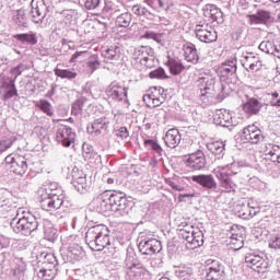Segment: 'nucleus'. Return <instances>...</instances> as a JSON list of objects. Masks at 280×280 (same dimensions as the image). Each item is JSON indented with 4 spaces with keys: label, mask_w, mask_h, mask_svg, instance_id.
Instances as JSON below:
<instances>
[{
    "label": "nucleus",
    "mask_w": 280,
    "mask_h": 280,
    "mask_svg": "<svg viewBox=\"0 0 280 280\" xmlns=\"http://www.w3.org/2000/svg\"><path fill=\"white\" fill-rule=\"evenodd\" d=\"M85 242L91 250L100 252L110 245V231L104 224L89 228L85 233Z\"/></svg>",
    "instance_id": "nucleus-1"
},
{
    "label": "nucleus",
    "mask_w": 280,
    "mask_h": 280,
    "mask_svg": "<svg viewBox=\"0 0 280 280\" xmlns=\"http://www.w3.org/2000/svg\"><path fill=\"white\" fill-rule=\"evenodd\" d=\"M60 189H54V186L43 187L38 190L40 207L44 211H58L65 200L62 195H58Z\"/></svg>",
    "instance_id": "nucleus-2"
},
{
    "label": "nucleus",
    "mask_w": 280,
    "mask_h": 280,
    "mask_svg": "<svg viewBox=\"0 0 280 280\" xmlns=\"http://www.w3.org/2000/svg\"><path fill=\"white\" fill-rule=\"evenodd\" d=\"M179 237L185 240L186 248L194 250L195 248H200L205 244V234L198 228H194L189 223L179 225Z\"/></svg>",
    "instance_id": "nucleus-3"
},
{
    "label": "nucleus",
    "mask_w": 280,
    "mask_h": 280,
    "mask_svg": "<svg viewBox=\"0 0 280 280\" xmlns=\"http://www.w3.org/2000/svg\"><path fill=\"white\" fill-rule=\"evenodd\" d=\"M132 60L136 66V69L143 71V69H152L154 62H158L154 57V49L150 46H139L133 49Z\"/></svg>",
    "instance_id": "nucleus-4"
},
{
    "label": "nucleus",
    "mask_w": 280,
    "mask_h": 280,
    "mask_svg": "<svg viewBox=\"0 0 280 280\" xmlns=\"http://www.w3.org/2000/svg\"><path fill=\"white\" fill-rule=\"evenodd\" d=\"M11 229L14 233L27 237L35 231H38V219L32 213H27L20 219L14 218L11 221Z\"/></svg>",
    "instance_id": "nucleus-5"
},
{
    "label": "nucleus",
    "mask_w": 280,
    "mask_h": 280,
    "mask_svg": "<svg viewBox=\"0 0 280 280\" xmlns=\"http://www.w3.org/2000/svg\"><path fill=\"white\" fill-rule=\"evenodd\" d=\"M200 91V100L203 104H209L215 97V79L209 74H200L196 81Z\"/></svg>",
    "instance_id": "nucleus-6"
},
{
    "label": "nucleus",
    "mask_w": 280,
    "mask_h": 280,
    "mask_svg": "<svg viewBox=\"0 0 280 280\" xmlns=\"http://www.w3.org/2000/svg\"><path fill=\"white\" fill-rule=\"evenodd\" d=\"M125 279L126 280H141L148 273L143 264L135 259V256L127 255L125 259Z\"/></svg>",
    "instance_id": "nucleus-7"
},
{
    "label": "nucleus",
    "mask_w": 280,
    "mask_h": 280,
    "mask_svg": "<svg viewBox=\"0 0 280 280\" xmlns=\"http://www.w3.org/2000/svg\"><path fill=\"white\" fill-rule=\"evenodd\" d=\"M229 170H233V164L231 165H225V166H218L217 168L213 170V174L218 178L220 183V187L225 189V191L231 192L235 191V182H233V174H237V172H233Z\"/></svg>",
    "instance_id": "nucleus-8"
},
{
    "label": "nucleus",
    "mask_w": 280,
    "mask_h": 280,
    "mask_svg": "<svg viewBox=\"0 0 280 280\" xmlns=\"http://www.w3.org/2000/svg\"><path fill=\"white\" fill-rule=\"evenodd\" d=\"M109 200L112 212L115 213V215H128L129 203L125 192L109 190Z\"/></svg>",
    "instance_id": "nucleus-9"
},
{
    "label": "nucleus",
    "mask_w": 280,
    "mask_h": 280,
    "mask_svg": "<svg viewBox=\"0 0 280 280\" xmlns=\"http://www.w3.org/2000/svg\"><path fill=\"white\" fill-rule=\"evenodd\" d=\"M138 242V248L142 255H156V253H161L162 246L160 241L152 236L140 233Z\"/></svg>",
    "instance_id": "nucleus-10"
},
{
    "label": "nucleus",
    "mask_w": 280,
    "mask_h": 280,
    "mask_svg": "<svg viewBox=\"0 0 280 280\" xmlns=\"http://www.w3.org/2000/svg\"><path fill=\"white\" fill-rule=\"evenodd\" d=\"M56 141L63 145V148H70L71 144L75 143V131L67 125H58Z\"/></svg>",
    "instance_id": "nucleus-11"
},
{
    "label": "nucleus",
    "mask_w": 280,
    "mask_h": 280,
    "mask_svg": "<svg viewBox=\"0 0 280 280\" xmlns=\"http://www.w3.org/2000/svg\"><path fill=\"white\" fill-rule=\"evenodd\" d=\"M108 100L113 102H126L128 100V90L118 82H112L106 89Z\"/></svg>",
    "instance_id": "nucleus-12"
},
{
    "label": "nucleus",
    "mask_w": 280,
    "mask_h": 280,
    "mask_svg": "<svg viewBox=\"0 0 280 280\" xmlns=\"http://www.w3.org/2000/svg\"><path fill=\"white\" fill-rule=\"evenodd\" d=\"M207 272L206 279L207 280H221L224 277V265L220 262L218 259H208L206 260Z\"/></svg>",
    "instance_id": "nucleus-13"
},
{
    "label": "nucleus",
    "mask_w": 280,
    "mask_h": 280,
    "mask_svg": "<svg viewBox=\"0 0 280 280\" xmlns=\"http://www.w3.org/2000/svg\"><path fill=\"white\" fill-rule=\"evenodd\" d=\"M185 165L192 172H200V170H205V167H207V158H205V153L201 150H198L197 152L188 155L185 161Z\"/></svg>",
    "instance_id": "nucleus-14"
},
{
    "label": "nucleus",
    "mask_w": 280,
    "mask_h": 280,
    "mask_svg": "<svg viewBox=\"0 0 280 280\" xmlns=\"http://www.w3.org/2000/svg\"><path fill=\"white\" fill-rule=\"evenodd\" d=\"M196 37L201 43H215L218 40V33L209 24H199L195 28Z\"/></svg>",
    "instance_id": "nucleus-15"
},
{
    "label": "nucleus",
    "mask_w": 280,
    "mask_h": 280,
    "mask_svg": "<svg viewBox=\"0 0 280 280\" xmlns=\"http://www.w3.org/2000/svg\"><path fill=\"white\" fill-rule=\"evenodd\" d=\"M30 16L33 23H43L47 16V4L45 0H32Z\"/></svg>",
    "instance_id": "nucleus-16"
},
{
    "label": "nucleus",
    "mask_w": 280,
    "mask_h": 280,
    "mask_svg": "<svg viewBox=\"0 0 280 280\" xmlns=\"http://www.w3.org/2000/svg\"><path fill=\"white\" fill-rule=\"evenodd\" d=\"M80 237L77 235H69L68 237L63 238V245L68 248V257L71 259H80L82 255H84V249H82V246L78 244V241Z\"/></svg>",
    "instance_id": "nucleus-17"
},
{
    "label": "nucleus",
    "mask_w": 280,
    "mask_h": 280,
    "mask_svg": "<svg viewBox=\"0 0 280 280\" xmlns=\"http://www.w3.org/2000/svg\"><path fill=\"white\" fill-rule=\"evenodd\" d=\"M241 139L243 143H252L256 145L259 141H264V135H261V129L257 128V126L249 125L243 129Z\"/></svg>",
    "instance_id": "nucleus-18"
},
{
    "label": "nucleus",
    "mask_w": 280,
    "mask_h": 280,
    "mask_svg": "<svg viewBox=\"0 0 280 280\" xmlns=\"http://www.w3.org/2000/svg\"><path fill=\"white\" fill-rule=\"evenodd\" d=\"M245 264H247L249 268H253L257 272H264V270L268 268V261L264 259V256L256 253L246 254Z\"/></svg>",
    "instance_id": "nucleus-19"
},
{
    "label": "nucleus",
    "mask_w": 280,
    "mask_h": 280,
    "mask_svg": "<svg viewBox=\"0 0 280 280\" xmlns=\"http://www.w3.org/2000/svg\"><path fill=\"white\" fill-rule=\"evenodd\" d=\"M93 205L98 213H110L113 208L110 206V191H104L103 194L98 195L97 198L94 199Z\"/></svg>",
    "instance_id": "nucleus-20"
},
{
    "label": "nucleus",
    "mask_w": 280,
    "mask_h": 280,
    "mask_svg": "<svg viewBox=\"0 0 280 280\" xmlns=\"http://www.w3.org/2000/svg\"><path fill=\"white\" fill-rule=\"evenodd\" d=\"M213 121L217 126H222L223 128L237 126V120L226 109H218L213 116Z\"/></svg>",
    "instance_id": "nucleus-21"
},
{
    "label": "nucleus",
    "mask_w": 280,
    "mask_h": 280,
    "mask_svg": "<svg viewBox=\"0 0 280 280\" xmlns=\"http://www.w3.org/2000/svg\"><path fill=\"white\" fill-rule=\"evenodd\" d=\"M15 79H12L10 77L5 75H0V83L1 89H4V100H12V97H18L19 96V91L16 90V84H15Z\"/></svg>",
    "instance_id": "nucleus-22"
},
{
    "label": "nucleus",
    "mask_w": 280,
    "mask_h": 280,
    "mask_svg": "<svg viewBox=\"0 0 280 280\" xmlns=\"http://www.w3.org/2000/svg\"><path fill=\"white\" fill-rule=\"evenodd\" d=\"M265 161H270L280 167V147L273 143H265L262 148Z\"/></svg>",
    "instance_id": "nucleus-23"
},
{
    "label": "nucleus",
    "mask_w": 280,
    "mask_h": 280,
    "mask_svg": "<svg viewBox=\"0 0 280 280\" xmlns=\"http://www.w3.org/2000/svg\"><path fill=\"white\" fill-rule=\"evenodd\" d=\"M241 65L246 69V71H259L261 69V61L258 56L253 52H246L241 59Z\"/></svg>",
    "instance_id": "nucleus-24"
},
{
    "label": "nucleus",
    "mask_w": 280,
    "mask_h": 280,
    "mask_svg": "<svg viewBox=\"0 0 280 280\" xmlns=\"http://www.w3.org/2000/svg\"><path fill=\"white\" fill-rule=\"evenodd\" d=\"M0 211L4 215H12L16 211V206L10 199V192L0 190Z\"/></svg>",
    "instance_id": "nucleus-25"
},
{
    "label": "nucleus",
    "mask_w": 280,
    "mask_h": 280,
    "mask_svg": "<svg viewBox=\"0 0 280 280\" xmlns=\"http://www.w3.org/2000/svg\"><path fill=\"white\" fill-rule=\"evenodd\" d=\"M72 185L74 189L79 191V194H84V191H86V187H89V185L86 184V175H84L82 171L73 168Z\"/></svg>",
    "instance_id": "nucleus-26"
},
{
    "label": "nucleus",
    "mask_w": 280,
    "mask_h": 280,
    "mask_svg": "<svg viewBox=\"0 0 280 280\" xmlns=\"http://www.w3.org/2000/svg\"><path fill=\"white\" fill-rule=\"evenodd\" d=\"M191 180L201 185L205 189H218V182H215L213 175H194Z\"/></svg>",
    "instance_id": "nucleus-27"
},
{
    "label": "nucleus",
    "mask_w": 280,
    "mask_h": 280,
    "mask_svg": "<svg viewBox=\"0 0 280 280\" xmlns=\"http://www.w3.org/2000/svg\"><path fill=\"white\" fill-rule=\"evenodd\" d=\"M163 140L167 148H178V145H180V132L176 128L168 129L163 137Z\"/></svg>",
    "instance_id": "nucleus-28"
},
{
    "label": "nucleus",
    "mask_w": 280,
    "mask_h": 280,
    "mask_svg": "<svg viewBox=\"0 0 280 280\" xmlns=\"http://www.w3.org/2000/svg\"><path fill=\"white\" fill-rule=\"evenodd\" d=\"M237 71V61L236 60H228L221 63L219 67V75L220 78H230V75H235Z\"/></svg>",
    "instance_id": "nucleus-29"
},
{
    "label": "nucleus",
    "mask_w": 280,
    "mask_h": 280,
    "mask_svg": "<svg viewBox=\"0 0 280 280\" xmlns=\"http://www.w3.org/2000/svg\"><path fill=\"white\" fill-rule=\"evenodd\" d=\"M108 124H110V120L104 116L95 119L91 127H88V130H91V132H94V135H102V132H106Z\"/></svg>",
    "instance_id": "nucleus-30"
},
{
    "label": "nucleus",
    "mask_w": 280,
    "mask_h": 280,
    "mask_svg": "<svg viewBox=\"0 0 280 280\" xmlns=\"http://www.w3.org/2000/svg\"><path fill=\"white\" fill-rule=\"evenodd\" d=\"M11 172L23 176L27 172V160L23 155H15V162L11 165Z\"/></svg>",
    "instance_id": "nucleus-31"
},
{
    "label": "nucleus",
    "mask_w": 280,
    "mask_h": 280,
    "mask_svg": "<svg viewBox=\"0 0 280 280\" xmlns=\"http://www.w3.org/2000/svg\"><path fill=\"white\" fill-rule=\"evenodd\" d=\"M184 57H185V60H187V62H192V65H196L199 60L196 45L191 43H186L184 45Z\"/></svg>",
    "instance_id": "nucleus-32"
},
{
    "label": "nucleus",
    "mask_w": 280,
    "mask_h": 280,
    "mask_svg": "<svg viewBox=\"0 0 280 280\" xmlns=\"http://www.w3.org/2000/svg\"><path fill=\"white\" fill-rule=\"evenodd\" d=\"M13 38H15V40H19V43H22L23 45H37L38 43V37L36 36V33L32 31L28 33L15 34L13 35Z\"/></svg>",
    "instance_id": "nucleus-33"
},
{
    "label": "nucleus",
    "mask_w": 280,
    "mask_h": 280,
    "mask_svg": "<svg viewBox=\"0 0 280 280\" xmlns=\"http://www.w3.org/2000/svg\"><path fill=\"white\" fill-rule=\"evenodd\" d=\"M243 110L247 115H257L261 110V102L257 98H249L244 105Z\"/></svg>",
    "instance_id": "nucleus-34"
},
{
    "label": "nucleus",
    "mask_w": 280,
    "mask_h": 280,
    "mask_svg": "<svg viewBox=\"0 0 280 280\" xmlns=\"http://www.w3.org/2000/svg\"><path fill=\"white\" fill-rule=\"evenodd\" d=\"M207 150L211 152V154H214V156H224V141H213L208 142L206 145Z\"/></svg>",
    "instance_id": "nucleus-35"
},
{
    "label": "nucleus",
    "mask_w": 280,
    "mask_h": 280,
    "mask_svg": "<svg viewBox=\"0 0 280 280\" xmlns=\"http://www.w3.org/2000/svg\"><path fill=\"white\" fill-rule=\"evenodd\" d=\"M167 67L173 75H180L185 70V66H183L180 59L177 58H168Z\"/></svg>",
    "instance_id": "nucleus-36"
},
{
    "label": "nucleus",
    "mask_w": 280,
    "mask_h": 280,
    "mask_svg": "<svg viewBox=\"0 0 280 280\" xmlns=\"http://www.w3.org/2000/svg\"><path fill=\"white\" fill-rule=\"evenodd\" d=\"M250 19L254 23L266 25V23H270L272 16L270 15V11L258 10L255 14L250 15Z\"/></svg>",
    "instance_id": "nucleus-37"
},
{
    "label": "nucleus",
    "mask_w": 280,
    "mask_h": 280,
    "mask_svg": "<svg viewBox=\"0 0 280 280\" xmlns=\"http://www.w3.org/2000/svg\"><path fill=\"white\" fill-rule=\"evenodd\" d=\"M131 11L133 14H136V16H144V19H148L149 21L154 19V13L141 4L133 5Z\"/></svg>",
    "instance_id": "nucleus-38"
},
{
    "label": "nucleus",
    "mask_w": 280,
    "mask_h": 280,
    "mask_svg": "<svg viewBox=\"0 0 280 280\" xmlns=\"http://www.w3.org/2000/svg\"><path fill=\"white\" fill-rule=\"evenodd\" d=\"M175 276L178 279H183V280L194 279V269L191 267H178L175 270Z\"/></svg>",
    "instance_id": "nucleus-39"
},
{
    "label": "nucleus",
    "mask_w": 280,
    "mask_h": 280,
    "mask_svg": "<svg viewBox=\"0 0 280 280\" xmlns=\"http://www.w3.org/2000/svg\"><path fill=\"white\" fill-rule=\"evenodd\" d=\"M55 75L57 78H61V80H75L78 78V73L70 69H55Z\"/></svg>",
    "instance_id": "nucleus-40"
},
{
    "label": "nucleus",
    "mask_w": 280,
    "mask_h": 280,
    "mask_svg": "<svg viewBox=\"0 0 280 280\" xmlns=\"http://www.w3.org/2000/svg\"><path fill=\"white\" fill-rule=\"evenodd\" d=\"M228 240L234 250H240L244 246V234H234V236H228Z\"/></svg>",
    "instance_id": "nucleus-41"
},
{
    "label": "nucleus",
    "mask_w": 280,
    "mask_h": 280,
    "mask_svg": "<svg viewBox=\"0 0 280 280\" xmlns=\"http://www.w3.org/2000/svg\"><path fill=\"white\" fill-rule=\"evenodd\" d=\"M13 21L19 25V27H26L27 16L25 15V10L20 9L13 12Z\"/></svg>",
    "instance_id": "nucleus-42"
},
{
    "label": "nucleus",
    "mask_w": 280,
    "mask_h": 280,
    "mask_svg": "<svg viewBox=\"0 0 280 280\" xmlns=\"http://www.w3.org/2000/svg\"><path fill=\"white\" fill-rule=\"evenodd\" d=\"M102 56L105 60H119V47L110 46L102 51Z\"/></svg>",
    "instance_id": "nucleus-43"
},
{
    "label": "nucleus",
    "mask_w": 280,
    "mask_h": 280,
    "mask_svg": "<svg viewBox=\"0 0 280 280\" xmlns=\"http://www.w3.org/2000/svg\"><path fill=\"white\" fill-rule=\"evenodd\" d=\"M250 203H242L235 207L236 215L243 220H250Z\"/></svg>",
    "instance_id": "nucleus-44"
},
{
    "label": "nucleus",
    "mask_w": 280,
    "mask_h": 280,
    "mask_svg": "<svg viewBox=\"0 0 280 280\" xmlns=\"http://www.w3.org/2000/svg\"><path fill=\"white\" fill-rule=\"evenodd\" d=\"M132 23V14L125 12L116 18V25L118 27H128Z\"/></svg>",
    "instance_id": "nucleus-45"
},
{
    "label": "nucleus",
    "mask_w": 280,
    "mask_h": 280,
    "mask_svg": "<svg viewBox=\"0 0 280 280\" xmlns=\"http://www.w3.org/2000/svg\"><path fill=\"white\" fill-rule=\"evenodd\" d=\"M259 49L260 51H264V54H275L276 51L279 54V47L275 45V43L267 40V42H261L259 44Z\"/></svg>",
    "instance_id": "nucleus-46"
},
{
    "label": "nucleus",
    "mask_w": 280,
    "mask_h": 280,
    "mask_svg": "<svg viewBox=\"0 0 280 280\" xmlns=\"http://www.w3.org/2000/svg\"><path fill=\"white\" fill-rule=\"evenodd\" d=\"M36 106H37V108L43 110L45 113V115H47L48 117H52L54 116V108L51 107V103H49V101L40 100L36 104Z\"/></svg>",
    "instance_id": "nucleus-47"
},
{
    "label": "nucleus",
    "mask_w": 280,
    "mask_h": 280,
    "mask_svg": "<svg viewBox=\"0 0 280 280\" xmlns=\"http://www.w3.org/2000/svg\"><path fill=\"white\" fill-rule=\"evenodd\" d=\"M58 275V269H40L38 272L39 279L52 280Z\"/></svg>",
    "instance_id": "nucleus-48"
},
{
    "label": "nucleus",
    "mask_w": 280,
    "mask_h": 280,
    "mask_svg": "<svg viewBox=\"0 0 280 280\" xmlns=\"http://www.w3.org/2000/svg\"><path fill=\"white\" fill-rule=\"evenodd\" d=\"M11 275L15 280H25V265H19L13 268Z\"/></svg>",
    "instance_id": "nucleus-49"
},
{
    "label": "nucleus",
    "mask_w": 280,
    "mask_h": 280,
    "mask_svg": "<svg viewBox=\"0 0 280 280\" xmlns=\"http://www.w3.org/2000/svg\"><path fill=\"white\" fill-rule=\"evenodd\" d=\"M145 148H150V150L154 151L158 156H163V148L156 143L154 140H144Z\"/></svg>",
    "instance_id": "nucleus-50"
},
{
    "label": "nucleus",
    "mask_w": 280,
    "mask_h": 280,
    "mask_svg": "<svg viewBox=\"0 0 280 280\" xmlns=\"http://www.w3.org/2000/svg\"><path fill=\"white\" fill-rule=\"evenodd\" d=\"M44 270H58V259L56 256H48V261L42 265Z\"/></svg>",
    "instance_id": "nucleus-51"
},
{
    "label": "nucleus",
    "mask_w": 280,
    "mask_h": 280,
    "mask_svg": "<svg viewBox=\"0 0 280 280\" xmlns=\"http://www.w3.org/2000/svg\"><path fill=\"white\" fill-rule=\"evenodd\" d=\"M88 73H93L100 69V60L97 58L92 57L86 63H85Z\"/></svg>",
    "instance_id": "nucleus-52"
},
{
    "label": "nucleus",
    "mask_w": 280,
    "mask_h": 280,
    "mask_svg": "<svg viewBox=\"0 0 280 280\" xmlns=\"http://www.w3.org/2000/svg\"><path fill=\"white\" fill-rule=\"evenodd\" d=\"M44 235L45 240H47L48 242H56V240L58 238V230H56L55 228H47L44 231Z\"/></svg>",
    "instance_id": "nucleus-53"
},
{
    "label": "nucleus",
    "mask_w": 280,
    "mask_h": 280,
    "mask_svg": "<svg viewBox=\"0 0 280 280\" xmlns=\"http://www.w3.org/2000/svg\"><path fill=\"white\" fill-rule=\"evenodd\" d=\"M14 141H16V137L7 138L0 141V152H5V150H10L12 148Z\"/></svg>",
    "instance_id": "nucleus-54"
},
{
    "label": "nucleus",
    "mask_w": 280,
    "mask_h": 280,
    "mask_svg": "<svg viewBox=\"0 0 280 280\" xmlns=\"http://www.w3.org/2000/svg\"><path fill=\"white\" fill-rule=\"evenodd\" d=\"M149 78L158 80H166L167 74L163 68H158L149 73Z\"/></svg>",
    "instance_id": "nucleus-55"
},
{
    "label": "nucleus",
    "mask_w": 280,
    "mask_h": 280,
    "mask_svg": "<svg viewBox=\"0 0 280 280\" xmlns=\"http://www.w3.org/2000/svg\"><path fill=\"white\" fill-rule=\"evenodd\" d=\"M86 102V98H80L72 105V113L74 115H78L82 108H84V103Z\"/></svg>",
    "instance_id": "nucleus-56"
},
{
    "label": "nucleus",
    "mask_w": 280,
    "mask_h": 280,
    "mask_svg": "<svg viewBox=\"0 0 280 280\" xmlns=\"http://www.w3.org/2000/svg\"><path fill=\"white\" fill-rule=\"evenodd\" d=\"M208 10L210 11L211 19L217 20L220 19V16H222V10H220L214 4L209 5Z\"/></svg>",
    "instance_id": "nucleus-57"
},
{
    "label": "nucleus",
    "mask_w": 280,
    "mask_h": 280,
    "mask_svg": "<svg viewBox=\"0 0 280 280\" xmlns=\"http://www.w3.org/2000/svg\"><path fill=\"white\" fill-rule=\"evenodd\" d=\"M49 256H55L54 254H49L47 252H40L36 255V259L38 264L44 265L45 262L49 261Z\"/></svg>",
    "instance_id": "nucleus-58"
},
{
    "label": "nucleus",
    "mask_w": 280,
    "mask_h": 280,
    "mask_svg": "<svg viewBox=\"0 0 280 280\" xmlns=\"http://www.w3.org/2000/svg\"><path fill=\"white\" fill-rule=\"evenodd\" d=\"M60 14H61L63 21L66 23H69L71 21V19H73L75 11L66 9V10L61 11Z\"/></svg>",
    "instance_id": "nucleus-59"
},
{
    "label": "nucleus",
    "mask_w": 280,
    "mask_h": 280,
    "mask_svg": "<svg viewBox=\"0 0 280 280\" xmlns=\"http://www.w3.org/2000/svg\"><path fill=\"white\" fill-rule=\"evenodd\" d=\"M269 248H280V235H273L269 241Z\"/></svg>",
    "instance_id": "nucleus-60"
},
{
    "label": "nucleus",
    "mask_w": 280,
    "mask_h": 280,
    "mask_svg": "<svg viewBox=\"0 0 280 280\" xmlns=\"http://www.w3.org/2000/svg\"><path fill=\"white\" fill-rule=\"evenodd\" d=\"M163 102H165L164 95L156 96L155 94H153V98H152L153 108H156V106H161V104H163Z\"/></svg>",
    "instance_id": "nucleus-61"
},
{
    "label": "nucleus",
    "mask_w": 280,
    "mask_h": 280,
    "mask_svg": "<svg viewBox=\"0 0 280 280\" xmlns=\"http://www.w3.org/2000/svg\"><path fill=\"white\" fill-rule=\"evenodd\" d=\"M130 133H128V129L126 127H120L118 130H116V137H119L120 139H128Z\"/></svg>",
    "instance_id": "nucleus-62"
},
{
    "label": "nucleus",
    "mask_w": 280,
    "mask_h": 280,
    "mask_svg": "<svg viewBox=\"0 0 280 280\" xmlns=\"http://www.w3.org/2000/svg\"><path fill=\"white\" fill-rule=\"evenodd\" d=\"M229 93H231V90H229V84L222 83L221 84V93H219V97H221V100H224V97H226V95H229Z\"/></svg>",
    "instance_id": "nucleus-63"
},
{
    "label": "nucleus",
    "mask_w": 280,
    "mask_h": 280,
    "mask_svg": "<svg viewBox=\"0 0 280 280\" xmlns=\"http://www.w3.org/2000/svg\"><path fill=\"white\" fill-rule=\"evenodd\" d=\"M100 5V0H86L85 8L86 10H95Z\"/></svg>",
    "instance_id": "nucleus-64"
}]
</instances>
